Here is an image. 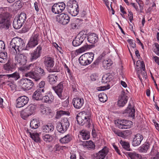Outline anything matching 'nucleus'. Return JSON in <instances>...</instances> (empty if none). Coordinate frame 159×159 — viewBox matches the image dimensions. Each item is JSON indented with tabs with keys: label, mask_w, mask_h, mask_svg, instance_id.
Instances as JSON below:
<instances>
[{
	"label": "nucleus",
	"mask_w": 159,
	"mask_h": 159,
	"mask_svg": "<svg viewBox=\"0 0 159 159\" xmlns=\"http://www.w3.org/2000/svg\"><path fill=\"white\" fill-rule=\"evenodd\" d=\"M35 67L34 70V71L29 72L25 75L26 77H30L34 80V81L37 82L39 81L42 77L44 76L46 73L44 70L41 67L36 66V63L31 64L29 65L24 67V70H28L30 67Z\"/></svg>",
	"instance_id": "obj_1"
},
{
	"label": "nucleus",
	"mask_w": 159,
	"mask_h": 159,
	"mask_svg": "<svg viewBox=\"0 0 159 159\" xmlns=\"http://www.w3.org/2000/svg\"><path fill=\"white\" fill-rule=\"evenodd\" d=\"M76 120L78 124L83 125H85V126L89 127L91 124V120L88 114L85 112L79 113L76 116Z\"/></svg>",
	"instance_id": "obj_2"
},
{
	"label": "nucleus",
	"mask_w": 159,
	"mask_h": 159,
	"mask_svg": "<svg viewBox=\"0 0 159 159\" xmlns=\"http://www.w3.org/2000/svg\"><path fill=\"white\" fill-rule=\"evenodd\" d=\"M67 8L68 12L72 16H75L78 14L79 7L75 0H70L67 3Z\"/></svg>",
	"instance_id": "obj_3"
},
{
	"label": "nucleus",
	"mask_w": 159,
	"mask_h": 159,
	"mask_svg": "<svg viewBox=\"0 0 159 159\" xmlns=\"http://www.w3.org/2000/svg\"><path fill=\"white\" fill-rule=\"evenodd\" d=\"M26 19V15L21 13L18 16L16 17L13 21V25L15 29H20L25 23Z\"/></svg>",
	"instance_id": "obj_4"
},
{
	"label": "nucleus",
	"mask_w": 159,
	"mask_h": 159,
	"mask_svg": "<svg viewBox=\"0 0 159 159\" xmlns=\"http://www.w3.org/2000/svg\"><path fill=\"white\" fill-rule=\"evenodd\" d=\"M94 55L92 52L87 53L82 55L79 59V63L82 66L90 64L93 60Z\"/></svg>",
	"instance_id": "obj_5"
},
{
	"label": "nucleus",
	"mask_w": 159,
	"mask_h": 159,
	"mask_svg": "<svg viewBox=\"0 0 159 159\" xmlns=\"http://www.w3.org/2000/svg\"><path fill=\"white\" fill-rule=\"evenodd\" d=\"M9 14L7 12L3 13L0 14V29H8L10 25L8 17Z\"/></svg>",
	"instance_id": "obj_6"
},
{
	"label": "nucleus",
	"mask_w": 159,
	"mask_h": 159,
	"mask_svg": "<svg viewBox=\"0 0 159 159\" xmlns=\"http://www.w3.org/2000/svg\"><path fill=\"white\" fill-rule=\"evenodd\" d=\"M34 83L31 80L27 78L22 79L20 80L19 85L23 90H28L32 88Z\"/></svg>",
	"instance_id": "obj_7"
},
{
	"label": "nucleus",
	"mask_w": 159,
	"mask_h": 159,
	"mask_svg": "<svg viewBox=\"0 0 159 159\" xmlns=\"http://www.w3.org/2000/svg\"><path fill=\"white\" fill-rule=\"evenodd\" d=\"M87 35L84 31H81L73 41L72 43L73 46L77 47L81 45L86 39Z\"/></svg>",
	"instance_id": "obj_8"
},
{
	"label": "nucleus",
	"mask_w": 159,
	"mask_h": 159,
	"mask_svg": "<svg viewBox=\"0 0 159 159\" xmlns=\"http://www.w3.org/2000/svg\"><path fill=\"white\" fill-rule=\"evenodd\" d=\"M10 44L19 50L23 49L25 45L23 39L18 37L13 38Z\"/></svg>",
	"instance_id": "obj_9"
},
{
	"label": "nucleus",
	"mask_w": 159,
	"mask_h": 159,
	"mask_svg": "<svg viewBox=\"0 0 159 159\" xmlns=\"http://www.w3.org/2000/svg\"><path fill=\"white\" fill-rule=\"evenodd\" d=\"M40 36L39 34L34 32L30 38L27 45L30 48H33L38 44Z\"/></svg>",
	"instance_id": "obj_10"
},
{
	"label": "nucleus",
	"mask_w": 159,
	"mask_h": 159,
	"mask_svg": "<svg viewBox=\"0 0 159 159\" xmlns=\"http://www.w3.org/2000/svg\"><path fill=\"white\" fill-rule=\"evenodd\" d=\"M66 5L63 2L55 3L52 7V11L55 14H58L61 13L65 9Z\"/></svg>",
	"instance_id": "obj_11"
},
{
	"label": "nucleus",
	"mask_w": 159,
	"mask_h": 159,
	"mask_svg": "<svg viewBox=\"0 0 159 159\" xmlns=\"http://www.w3.org/2000/svg\"><path fill=\"white\" fill-rule=\"evenodd\" d=\"M42 53V47L39 45L30 54V60L33 61L36 60L41 56Z\"/></svg>",
	"instance_id": "obj_12"
},
{
	"label": "nucleus",
	"mask_w": 159,
	"mask_h": 159,
	"mask_svg": "<svg viewBox=\"0 0 159 159\" xmlns=\"http://www.w3.org/2000/svg\"><path fill=\"white\" fill-rule=\"evenodd\" d=\"M108 152V148L105 147L98 153L94 154L92 157L93 159H104Z\"/></svg>",
	"instance_id": "obj_13"
},
{
	"label": "nucleus",
	"mask_w": 159,
	"mask_h": 159,
	"mask_svg": "<svg viewBox=\"0 0 159 159\" xmlns=\"http://www.w3.org/2000/svg\"><path fill=\"white\" fill-rule=\"evenodd\" d=\"M132 122L125 120H119L117 121V127L120 129H125L130 128Z\"/></svg>",
	"instance_id": "obj_14"
},
{
	"label": "nucleus",
	"mask_w": 159,
	"mask_h": 159,
	"mask_svg": "<svg viewBox=\"0 0 159 159\" xmlns=\"http://www.w3.org/2000/svg\"><path fill=\"white\" fill-rule=\"evenodd\" d=\"M70 17L66 14L61 13L58 15L57 17V20L61 24L66 25L70 21Z\"/></svg>",
	"instance_id": "obj_15"
},
{
	"label": "nucleus",
	"mask_w": 159,
	"mask_h": 159,
	"mask_svg": "<svg viewBox=\"0 0 159 159\" xmlns=\"http://www.w3.org/2000/svg\"><path fill=\"white\" fill-rule=\"evenodd\" d=\"M43 63L49 72L53 71V70L50 68L52 67L54 65V61L52 57H44Z\"/></svg>",
	"instance_id": "obj_16"
},
{
	"label": "nucleus",
	"mask_w": 159,
	"mask_h": 159,
	"mask_svg": "<svg viewBox=\"0 0 159 159\" xmlns=\"http://www.w3.org/2000/svg\"><path fill=\"white\" fill-rule=\"evenodd\" d=\"M29 100V98L26 96L19 97L17 99L16 107L20 108L23 107L28 103Z\"/></svg>",
	"instance_id": "obj_17"
},
{
	"label": "nucleus",
	"mask_w": 159,
	"mask_h": 159,
	"mask_svg": "<svg viewBox=\"0 0 159 159\" xmlns=\"http://www.w3.org/2000/svg\"><path fill=\"white\" fill-rule=\"evenodd\" d=\"M128 98L126 93L122 91L121 94L118 101V105L120 107H123L127 103Z\"/></svg>",
	"instance_id": "obj_18"
},
{
	"label": "nucleus",
	"mask_w": 159,
	"mask_h": 159,
	"mask_svg": "<svg viewBox=\"0 0 159 159\" xmlns=\"http://www.w3.org/2000/svg\"><path fill=\"white\" fill-rule=\"evenodd\" d=\"M84 104V100L82 98L76 97L72 100V104L76 109H79L81 108Z\"/></svg>",
	"instance_id": "obj_19"
},
{
	"label": "nucleus",
	"mask_w": 159,
	"mask_h": 159,
	"mask_svg": "<svg viewBox=\"0 0 159 159\" xmlns=\"http://www.w3.org/2000/svg\"><path fill=\"white\" fill-rule=\"evenodd\" d=\"M15 60L20 65L24 66L27 61V57L23 54H18L16 55Z\"/></svg>",
	"instance_id": "obj_20"
},
{
	"label": "nucleus",
	"mask_w": 159,
	"mask_h": 159,
	"mask_svg": "<svg viewBox=\"0 0 159 159\" xmlns=\"http://www.w3.org/2000/svg\"><path fill=\"white\" fill-rule=\"evenodd\" d=\"M54 97L52 93L50 92H48L46 95L42 97V100L44 102L47 104H51L54 101Z\"/></svg>",
	"instance_id": "obj_21"
},
{
	"label": "nucleus",
	"mask_w": 159,
	"mask_h": 159,
	"mask_svg": "<svg viewBox=\"0 0 159 159\" xmlns=\"http://www.w3.org/2000/svg\"><path fill=\"white\" fill-rule=\"evenodd\" d=\"M123 113L125 114L126 116L134 118L135 116V109L132 107L131 105L129 104Z\"/></svg>",
	"instance_id": "obj_22"
},
{
	"label": "nucleus",
	"mask_w": 159,
	"mask_h": 159,
	"mask_svg": "<svg viewBox=\"0 0 159 159\" xmlns=\"http://www.w3.org/2000/svg\"><path fill=\"white\" fill-rule=\"evenodd\" d=\"M143 139V137L140 134H138L135 135L132 142V145L133 146H137L139 145Z\"/></svg>",
	"instance_id": "obj_23"
},
{
	"label": "nucleus",
	"mask_w": 159,
	"mask_h": 159,
	"mask_svg": "<svg viewBox=\"0 0 159 159\" xmlns=\"http://www.w3.org/2000/svg\"><path fill=\"white\" fill-rule=\"evenodd\" d=\"M53 89L54 90L58 96L62 98V93L63 90V85L62 82H60L57 86L52 87Z\"/></svg>",
	"instance_id": "obj_24"
},
{
	"label": "nucleus",
	"mask_w": 159,
	"mask_h": 159,
	"mask_svg": "<svg viewBox=\"0 0 159 159\" xmlns=\"http://www.w3.org/2000/svg\"><path fill=\"white\" fill-rule=\"evenodd\" d=\"M44 92V90H40L39 89H37L33 95V99L36 100H42V93H43Z\"/></svg>",
	"instance_id": "obj_25"
},
{
	"label": "nucleus",
	"mask_w": 159,
	"mask_h": 159,
	"mask_svg": "<svg viewBox=\"0 0 159 159\" xmlns=\"http://www.w3.org/2000/svg\"><path fill=\"white\" fill-rule=\"evenodd\" d=\"M88 41L90 43L94 44L98 41V38L97 35L94 33H93L87 36Z\"/></svg>",
	"instance_id": "obj_26"
},
{
	"label": "nucleus",
	"mask_w": 159,
	"mask_h": 159,
	"mask_svg": "<svg viewBox=\"0 0 159 159\" xmlns=\"http://www.w3.org/2000/svg\"><path fill=\"white\" fill-rule=\"evenodd\" d=\"M27 133L29 134L30 137L34 141L37 143L39 142L40 139L39 137V133L37 132H31L28 129L27 130Z\"/></svg>",
	"instance_id": "obj_27"
},
{
	"label": "nucleus",
	"mask_w": 159,
	"mask_h": 159,
	"mask_svg": "<svg viewBox=\"0 0 159 159\" xmlns=\"http://www.w3.org/2000/svg\"><path fill=\"white\" fill-rule=\"evenodd\" d=\"M57 79V75L56 74L49 75L47 77L49 83L52 85L56 83Z\"/></svg>",
	"instance_id": "obj_28"
},
{
	"label": "nucleus",
	"mask_w": 159,
	"mask_h": 159,
	"mask_svg": "<svg viewBox=\"0 0 159 159\" xmlns=\"http://www.w3.org/2000/svg\"><path fill=\"white\" fill-rule=\"evenodd\" d=\"M138 66L137 65H136V70L138 73V76L141 81H142V78L141 76L143 78V79H147V73L144 71V70H143V71L140 70L141 72H140V70L138 68H137V67H138Z\"/></svg>",
	"instance_id": "obj_29"
},
{
	"label": "nucleus",
	"mask_w": 159,
	"mask_h": 159,
	"mask_svg": "<svg viewBox=\"0 0 159 159\" xmlns=\"http://www.w3.org/2000/svg\"><path fill=\"white\" fill-rule=\"evenodd\" d=\"M72 137L70 134H68L60 139V142L62 143H67L70 142L72 139Z\"/></svg>",
	"instance_id": "obj_30"
},
{
	"label": "nucleus",
	"mask_w": 159,
	"mask_h": 159,
	"mask_svg": "<svg viewBox=\"0 0 159 159\" xmlns=\"http://www.w3.org/2000/svg\"><path fill=\"white\" fill-rule=\"evenodd\" d=\"M53 130L54 126L52 124H49L43 126V130L44 132L50 133L53 131Z\"/></svg>",
	"instance_id": "obj_31"
},
{
	"label": "nucleus",
	"mask_w": 159,
	"mask_h": 159,
	"mask_svg": "<svg viewBox=\"0 0 159 159\" xmlns=\"http://www.w3.org/2000/svg\"><path fill=\"white\" fill-rule=\"evenodd\" d=\"M83 145L84 146L86 147L89 150L94 149L95 148V145L93 143L91 140L84 142Z\"/></svg>",
	"instance_id": "obj_32"
},
{
	"label": "nucleus",
	"mask_w": 159,
	"mask_h": 159,
	"mask_svg": "<svg viewBox=\"0 0 159 159\" xmlns=\"http://www.w3.org/2000/svg\"><path fill=\"white\" fill-rule=\"evenodd\" d=\"M63 126L60 122H58L57 123L56 128L58 132L63 134L67 129Z\"/></svg>",
	"instance_id": "obj_33"
},
{
	"label": "nucleus",
	"mask_w": 159,
	"mask_h": 159,
	"mask_svg": "<svg viewBox=\"0 0 159 159\" xmlns=\"http://www.w3.org/2000/svg\"><path fill=\"white\" fill-rule=\"evenodd\" d=\"M113 78V76L112 75H110L109 74H106L102 77V82L103 83H107L110 82Z\"/></svg>",
	"instance_id": "obj_34"
},
{
	"label": "nucleus",
	"mask_w": 159,
	"mask_h": 159,
	"mask_svg": "<svg viewBox=\"0 0 159 159\" xmlns=\"http://www.w3.org/2000/svg\"><path fill=\"white\" fill-rule=\"evenodd\" d=\"M39 125V122L38 120L33 119L30 121V126L33 129H35L38 128Z\"/></svg>",
	"instance_id": "obj_35"
},
{
	"label": "nucleus",
	"mask_w": 159,
	"mask_h": 159,
	"mask_svg": "<svg viewBox=\"0 0 159 159\" xmlns=\"http://www.w3.org/2000/svg\"><path fill=\"white\" fill-rule=\"evenodd\" d=\"M80 135L83 140H87L89 138V133L86 130H82L80 132Z\"/></svg>",
	"instance_id": "obj_36"
},
{
	"label": "nucleus",
	"mask_w": 159,
	"mask_h": 159,
	"mask_svg": "<svg viewBox=\"0 0 159 159\" xmlns=\"http://www.w3.org/2000/svg\"><path fill=\"white\" fill-rule=\"evenodd\" d=\"M7 59V52H0V62L5 63Z\"/></svg>",
	"instance_id": "obj_37"
},
{
	"label": "nucleus",
	"mask_w": 159,
	"mask_h": 159,
	"mask_svg": "<svg viewBox=\"0 0 159 159\" xmlns=\"http://www.w3.org/2000/svg\"><path fill=\"white\" fill-rule=\"evenodd\" d=\"M25 109L28 111V112L31 115L35 111L36 106L33 104H31Z\"/></svg>",
	"instance_id": "obj_38"
},
{
	"label": "nucleus",
	"mask_w": 159,
	"mask_h": 159,
	"mask_svg": "<svg viewBox=\"0 0 159 159\" xmlns=\"http://www.w3.org/2000/svg\"><path fill=\"white\" fill-rule=\"evenodd\" d=\"M138 154L135 152H126L125 153L126 155L128 158H130L131 159H136L138 157Z\"/></svg>",
	"instance_id": "obj_39"
},
{
	"label": "nucleus",
	"mask_w": 159,
	"mask_h": 159,
	"mask_svg": "<svg viewBox=\"0 0 159 159\" xmlns=\"http://www.w3.org/2000/svg\"><path fill=\"white\" fill-rule=\"evenodd\" d=\"M7 77L8 78H13L15 80H17L20 78L19 74L17 72H15L11 74L6 75Z\"/></svg>",
	"instance_id": "obj_40"
},
{
	"label": "nucleus",
	"mask_w": 159,
	"mask_h": 159,
	"mask_svg": "<svg viewBox=\"0 0 159 159\" xmlns=\"http://www.w3.org/2000/svg\"><path fill=\"white\" fill-rule=\"evenodd\" d=\"M20 50H17L16 48H15L14 46L10 44L9 48V51L12 55H16L17 53L19 52Z\"/></svg>",
	"instance_id": "obj_41"
},
{
	"label": "nucleus",
	"mask_w": 159,
	"mask_h": 159,
	"mask_svg": "<svg viewBox=\"0 0 159 159\" xmlns=\"http://www.w3.org/2000/svg\"><path fill=\"white\" fill-rule=\"evenodd\" d=\"M113 64L112 61L110 59L104 60L103 61V64L104 67L106 69H108Z\"/></svg>",
	"instance_id": "obj_42"
},
{
	"label": "nucleus",
	"mask_w": 159,
	"mask_h": 159,
	"mask_svg": "<svg viewBox=\"0 0 159 159\" xmlns=\"http://www.w3.org/2000/svg\"><path fill=\"white\" fill-rule=\"evenodd\" d=\"M20 116L22 119L25 120L30 115L25 108L24 110L21 111Z\"/></svg>",
	"instance_id": "obj_43"
},
{
	"label": "nucleus",
	"mask_w": 159,
	"mask_h": 159,
	"mask_svg": "<svg viewBox=\"0 0 159 159\" xmlns=\"http://www.w3.org/2000/svg\"><path fill=\"white\" fill-rule=\"evenodd\" d=\"M120 143L123 148L127 151H130L129 144L128 142L121 140Z\"/></svg>",
	"instance_id": "obj_44"
},
{
	"label": "nucleus",
	"mask_w": 159,
	"mask_h": 159,
	"mask_svg": "<svg viewBox=\"0 0 159 159\" xmlns=\"http://www.w3.org/2000/svg\"><path fill=\"white\" fill-rule=\"evenodd\" d=\"M98 96L99 100L101 102H104L107 100V96L105 93H100L98 95Z\"/></svg>",
	"instance_id": "obj_45"
},
{
	"label": "nucleus",
	"mask_w": 159,
	"mask_h": 159,
	"mask_svg": "<svg viewBox=\"0 0 159 159\" xmlns=\"http://www.w3.org/2000/svg\"><path fill=\"white\" fill-rule=\"evenodd\" d=\"M15 67V65L8 63L5 64L4 66V69L8 71H12V70L14 69Z\"/></svg>",
	"instance_id": "obj_46"
},
{
	"label": "nucleus",
	"mask_w": 159,
	"mask_h": 159,
	"mask_svg": "<svg viewBox=\"0 0 159 159\" xmlns=\"http://www.w3.org/2000/svg\"><path fill=\"white\" fill-rule=\"evenodd\" d=\"M149 148L148 143L142 145L139 148V151L141 152H146Z\"/></svg>",
	"instance_id": "obj_47"
},
{
	"label": "nucleus",
	"mask_w": 159,
	"mask_h": 159,
	"mask_svg": "<svg viewBox=\"0 0 159 159\" xmlns=\"http://www.w3.org/2000/svg\"><path fill=\"white\" fill-rule=\"evenodd\" d=\"M61 123L63 126L65 127L66 129H68L70 125L69 121L67 118H64L61 121Z\"/></svg>",
	"instance_id": "obj_48"
},
{
	"label": "nucleus",
	"mask_w": 159,
	"mask_h": 159,
	"mask_svg": "<svg viewBox=\"0 0 159 159\" xmlns=\"http://www.w3.org/2000/svg\"><path fill=\"white\" fill-rule=\"evenodd\" d=\"M88 45H85L83 47L77 49L76 50V52L77 53H80L84 52L88 49Z\"/></svg>",
	"instance_id": "obj_49"
},
{
	"label": "nucleus",
	"mask_w": 159,
	"mask_h": 159,
	"mask_svg": "<svg viewBox=\"0 0 159 159\" xmlns=\"http://www.w3.org/2000/svg\"><path fill=\"white\" fill-rule=\"evenodd\" d=\"M157 148L153 147L150 153V155L151 156H156L157 155H159V152L157 150Z\"/></svg>",
	"instance_id": "obj_50"
},
{
	"label": "nucleus",
	"mask_w": 159,
	"mask_h": 159,
	"mask_svg": "<svg viewBox=\"0 0 159 159\" xmlns=\"http://www.w3.org/2000/svg\"><path fill=\"white\" fill-rule=\"evenodd\" d=\"M43 140L46 142H50L52 140L51 137L49 134H46L43 135L42 137Z\"/></svg>",
	"instance_id": "obj_51"
},
{
	"label": "nucleus",
	"mask_w": 159,
	"mask_h": 159,
	"mask_svg": "<svg viewBox=\"0 0 159 159\" xmlns=\"http://www.w3.org/2000/svg\"><path fill=\"white\" fill-rule=\"evenodd\" d=\"M67 114V112L66 111L62 110L57 111V112L56 116L57 118L58 117H60L62 115H66Z\"/></svg>",
	"instance_id": "obj_52"
},
{
	"label": "nucleus",
	"mask_w": 159,
	"mask_h": 159,
	"mask_svg": "<svg viewBox=\"0 0 159 159\" xmlns=\"http://www.w3.org/2000/svg\"><path fill=\"white\" fill-rule=\"evenodd\" d=\"M100 61L98 58H97L94 61L91 65V66L92 68L97 67L99 65Z\"/></svg>",
	"instance_id": "obj_53"
},
{
	"label": "nucleus",
	"mask_w": 159,
	"mask_h": 159,
	"mask_svg": "<svg viewBox=\"0 0 159 159\" xmlns=\"http://www.w3.org/2000/svg\"><path fill=\"white\" fill-rule=\"evenodd\" d=\"M34 8L37 12H39L40 10V6L38 2H35L34 3Z\"/></svg>",
	"instance_id": "obj_54"
},
{
	"label": "nucleus",
	"mask_w": 159,
	"mask_h": 159,
	"mask_svg": "<svg viewBox=\"0 0 159 159\" xmlns=\"http://www.w3.org/2000/svg\"><path fill=\"white\" fill-rule=\"evenodd\" d=\"M154 45L155 48L154 49V52L158 56H159V45L157 43H155Z\"/></svg>",
	"instance_id": "obj_55"
},
{
	"label": "nucleus",
	"mask_w": 159,
	"mask_h": 159,
	"mask_svg": "<svg viewBox=\"0 0 159 159\" xmlns=\"http://www.w3.org/2000/svg\"><path fill=\"white\" fill-rule=\"evenodd\" d=\"M45 85V82L44 81H41L39 84V86L38 87L37 89L39 90H44V86Z\"/></svg>",
	"instance_id": "obj_56"
},
{
	"label": "nucleus",
	"mask_w": 159,
	"mask_h": 159,
	"mask_svg": "<svg viewBox=\"0 0 159 159\" xmlns=\"http://www.w3.org/2000/svg\"><path fill=\"white\" fill-rule=\"evenodd\" d=\"M30 27V25L28 24H26L22 28V31L25 32L28 31Z\"/></svg>",
	"instance_id": "obj_57"
},
{
	"label": "nucleus",
	"mask_w": 159,
	"mask_h": 159,
	"mask_svg": "<svg viewBox=\"0 0 159 159\" xmlns=\"http://www.w3.org/2000/svg\"><path fill=\"white\" fill-rule=\"evenodd\" d=\"M14 4L18 9H20L22 7V3L20 0H18L16 1Z\"/></svg>",
	"instance_id": "obj_58"
},
{
	"label": "nucleus",
	"mask_w": 159,
	"mask_h": 159,
	"mask_svg": "<svg viewBox=\"0 0 159 159\" xmlns=\"http://www.w3.org/2000/svg\"><path fill=\"white\" fill-rule=\"evenodd\" d=\"M5 48V44L2 41H0V52L2 51Z\"/></svg>",
	"instance_id": "obj_59"
},
{
	"label": "nucleus",
	"mask_w": 159,
	"mask_h": 159,
	"mask_svg": "<svg viewBox=\"0 0 159 159\" xmlns=\"http://www.w3.org/2000/svg\"><path fill=\"white\" fill-rule=\"evenodd\" d=\"M110 88V85H109L107 86H101L99 87L98 89L99 91H104L106 89H108Z\"/></svg>",
	"instance_id": "obj_60"
},
{
	"label": "nucleus",
	"mask_w": 159,
	"mask_h": 159,
	"mask_svg": "<svg viewBox=\"0 0 159 159\" xmlns=\"http://www.w3.org/2000/svg\"><path fill=\"white\" fill-rule=\"evenodd\" d=\"M127 42L130 44L132 48H135L136 44L135 43L133 42V41L132 39H128Z\"/></svg>",
	"instance_id": "obj_61"
},
{
	"label": "nucleus",
	"mask_w": 159,
	"mask_h": 159,
	"mask_svg": "<svg viewBox=\"0 0 159 159\" xmlns=\"http://www.w3.org/2000/svg\"><path fill=\"white\" fill-rule=\"evenodd\" d=\"M129 12L128 16H129V19L130 22H131L132 20H133V13L131 11H129Z\"/></svg>",
	"instance_id": "obj_62"
},
{
	"label": "nucleus",
	"mask_w": 159,
	"mask_h": 159,
	"mask_svg": "<svg viewBox=\"0 0 159 159\" xmlns=\"http://www.w3.org/2000/svg\"><path fill=\"white\" fill-rule=\"evenodd\" d=\"M153 122L154 124L156 129L159 131V125L158 123L156 122L154 120H153Z\"/></svg>",
	"instance_id": "obj_63"
},
{
	"label": "nucleus",
	"mask_w": 159,
	"mask_h": 159,
	"mask_svg": "<svg viewBox=\"0 0 159 159\" xmlns=\"http://www.w3.org/2000/svg\"><path fill=\"white\" fill-rule=\"evenodd\" d=\"M153 59L154 60L155 62L159 65V57L156 56H153Z\"/></svg>",
	"instance_id": "obj_64"
}]
</instances>
